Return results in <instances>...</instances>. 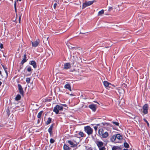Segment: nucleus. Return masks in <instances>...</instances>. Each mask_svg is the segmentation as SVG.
I'll return each mask as SVG.
<instances>
[{
    "instance_id": "3c124183",
    "label": "nucleus",
    "mask_w": 150,
    "mask_h": 150,
    "mask_svg": "<svg viewBox=\"0 0 150 150\" xmlns=\"http://www.w3.org/2000/svg\"><path fill=\"white\" fill-rule=\"evenodd\" d=\"M123 150H128V149H124Z\"/></svg>"
},
{
    "instance_id": "f8f14e48",
    "label": "nucleus",
    "mask_w": 150,
    "mask_h": 150,
    "mask_svg": "<svg viewBox=\"0 0 150 150\" xmlns=\"http://www.w3.org/2000/svg\"><path fill=\"white\" fill-rule=\"evenodd\" d=\"M109 125V123H101L100 124H96V125L97 126H99L100 125L101 126H104V127H105V126H108Z\"/></svg>"
},
{
    "instance_id": "f03ea898",
    "label": "nucleus",
    "mask_w": 150,
    "mask_h": 150,
    "mask_svg": "<svg viewBox=\"0 0 150 150\" xmlns=\"http://www.w3.org/2000/svg\"><path fill=\"white\" fill-rule=\"evenodd\" d=\"M95 143L99 148V150H105L106 149L103 146L104 143L101 141L100 140H96Z\"/></svg>"
},
{
    "instance_id": "9d476101",
    "label": "nucleus",
    "mask_w": 150,
    "mask_h": 150,
    "mask_svg": "<svg viewBox=\"0 0 150 150\" xmlns=\"http://www.w3.org/2000/svg\"><path fill=\"white\" fill-rule=\"evenodd\" d=\"M71 64L69 63H65L64 64V69H68L71 67Z\"/></svg>"
},
{
    "instance_id": "864d4df0",
    "label": "nucleus",
    "mask_w": 150,
    "mask_h": 150,
    "mask_svg": "<svg viewBox=\"0 0 150 150\" xmlns=\"http://www.w3.org/2000/svg\"><path fill=\"white\" fill-rule=\"evenodd\" d=\"M22 0H18V1H21Z\"/></svg>"
},
{
    "instance_id": "58836bf2",
    "label": "nucleus",
    "mask_w": 150,
    "mask_h": 150,
    "mask_svg": "<svg viewBox=\"0 0 150 150\" xmlns=\"http://www.w3.org/2000/svg\"><path fill=\"white\" fill-rule=\"evenodd\" d=\"M94 128L95 129V130L96 131L98 128V126H97L96 125V126H95L94 127Z\"/></svg>"
},
{
    "instance_id": "4c0bfd02",
    "label": "nucleus",
    "mask_w": 150,
    "mask_h": 150,
    "mask_svg": "<svg viewBox=\"0 0 150 150\" xmlns=\"http://www.w3.org/2000/svg\"><path fill=\"white\" fill-rule=\"evenodd\" d=\"M6 112H7L8 115H9L10 114L9 110L8 109H7L6 110Z\"/></svg>"
},
{
    "instance_id": "6ab92c4d",
    "label": "nucleus",
    "mask_w": 150,
    "mask_h": 150,
    "mask_svg": "<svg viewBox=\"0 0 150 150\" xmlns=\"http://www.w3.org/2000/svg\"><path fill=\"white\" fill-rule=\"evenodd\" d=\"M116 138L119 140H121L122 139V136L120 134H117L116 135Z\"/></svg>"
},
{
    "instance_id": "4468645a",
    "label": "nucleus",
    "mask_w": 150,
    "mask_h": 150,
    "mask_svg": "<svg viewBox=\"0 0 150 150\" xmlns=\"http://www.w3.org/2000/svg\"><path fill=\"white\" fill-rule=\"evenodd\" d=\"M64 87L65 88L68 89L70 91H71V86L70 85L69 83L66 84L64 86Z\"/></svg>"
},
{
    "instance_id": "c85d7f7f",
    "label": "nucleus",
    "mask_w": 150,
    "mask_h": 150,
    "mask_svg": "<svg viewBox=\"0 0 150 150\" xmlns=\"http://www.w3.org/2000/svg\"><path fill=\"white\" fill-rule=\"evenodd\" d=\"M79 134L81 137H83L84 136V133L82 132H79Z\"/></svg>"
},
{
    "instance_id": "20e7f679",
    "label": "nucleus",
    "mask_w": 150,
    "mask_h": 150,
    "mask_svg": "<svg viewBox=\"0 0 150 150\" xmlns=\"http://www.w3.org/2000/svg\"><path fill=\"white\" fill-rule=\"evenodd\" d=\"M63 109V107L62 106H60L59 105H57L54 107L53 109V111L55 112L56 114L59 113V110H62Z\"/></svg>"
},
{
    "instance_id": "ddd939ff",
    "label": "nucleus",
    "mask_w": 150,
    "mask_h": 150,
    "mask_svg": "<svg viewBox=\"0 0 150 150\" xmlns=\"http://www.w3.org/2000/svg\"><path fill=\"white\" fill-rule=\"evenodd\" d=\"M30 64L32 65L34 68H36L37 67V65L36 64V62L34 61H32L30 62Z\"/></svg>"
},
{
    "instance_id": "a211bd4d",
    "label": "nucleus",
    "mask_w": 150,
    "mask_h": 150,
    "mask_svg": "<svg viewBox=\"0 0 150 150\" xmlns=\"http://www.w3.org/2000/svg\"><path fill=\"white\" fill-rule=\"evenodd\" d=\"M103 84L105 87H107L109 85H111V84L109 83L107 81H104L103 82Z\"/></svg>"
},
{
    "instance_id": "b1692460",
    "label": "nucleus",
    "mask_w": 150,
    "mask_h": 150,
    "mask_svg": "<svg viewBox=\"0 0 150 150\" xmlns=\"http://www.w3.org/2000/svg\"><path fill=\"white\" fill-rule=\"evenodd\" d=\"M18 1V0H17V1ZM14 9H15V12H16H16H17L16 1H14Z\"/></svg>"
},
{
    "instance_id": "09e8293b",
    "label": "nucleus",
    "mask_w": 150,
    "mask_h": 150,
    "mask_svg": "<svg viewBox=\"0 0 150 150\" xmlns=\"http://www.w3.org/2000/svg\"><path fill=\"white\" fill-rule=\"evenodd\" d=\"M1 84H2V82H1L0 81V86H1Z\"/></svg>"
},
{
    "instance_id": "2eb2a0df",
    "label": "nucleus",
    "mask_w": 150,
    "mask_h": 150,
    "mask_svg": "<svg viewBox=\"0 0 150 150\" xmlns=\"http://www.w3.org/2000/svg\"><path fill=\"white\" fill-rule=\"evenodd\" d=\"M68 142L71 145V147H75L76 146H77L76 144H74V143L72 142L71 141H70V140L68 141Z\"/></svg>"
},
{
    "instance_id": "49530a36",
    "label": "nucleus",
    "mask_w": 150,
    "mask_h": 150,
    "mask_svg": "<svg viewBox=\"0 0 150 150\" xmlns=\"http://www.w3.org/2000/svg\"><path fill=\"white\" fill-rule=\"evenodd\" d=\"M62 105L65 107H66L67 106V105L66 104H63V105Z\"/></svg>"
},
{
    "instance_id": "9b49d317",
    "label": "nucleus",
    "mask_w": 150,
    "mask_h": 150,
    "mask_svg": "<svg viewBox=\"0 0 150 150\" xmlns=\"http://www.w3.org/2000/svg\"><path fill=\"white\" fill-rule=\"evenodd\" d=\"M18 87L19 93L23 95V91L21 85L20 84H18Z\"/></svg>"
},
{
    "instance_id": "39448f33",
    "label": "nucleus",
    "mask_w": 150,
    "mask_h": 150,
    "mask_svg": "<svg viewBox=\"0 0 150 150\" xmlns=\"http://www.w3.org/2000/svg\"><path fill=\"white\" fill-rule=\"evenodd\" d=\"M149 109V106L147 104L144 105L142 107L143 113L144 114L148 113Z\"/></svg>"
},
{
    "instance_id": "de8ad7c7",
    "label": "nucleus",
    "mask_w": 150,
    "mask_h": 150,
    "mask_svg": "<svg viewBox=\"0 0 150 150\" xmlns=\"http://www.w3.org/2000/svg\"><path fill=\"white\" fill-rule=\"evenodd\" d=\"M69 95H70V96H74V95L73 94H69Z\"/></svg>"
},
{
    "instance_id": "bb28decb",
    "label": "nucleus",
    "mask_w": 150,
    "mask_h": 150,
    "mask_svg": "<svg viewBox=\"0 0 150 150\" xmlns=\"http://www.w3.org/2000/svg\"><path fill=\"white\" fill-rule=\"evenodd\" d=\"M21 98V96L19 95H18L15 98V100H19Z\"/></svg>"
},
{
    "instance_id": "423d86ee",
    "label": "nucleus",
    "mask_w": 150,
    "mask_h": 150,
    "mask_svg": "<svg viewBox=\"0 0 150 150\" xmlns=\"http://www.w3.org/2000/svg\"><path fill=\"white\" fill-rule=\"evenodd\" d=\"M94 1H90L88 2H85V3H83L82 6V9H83L86 7L89 6L92 4Z\"/></svg>"
},
{
    "instance_id": "473e14b6",
    "label": "nucleus",
    "mask_w": 150,
    "mask_h": 150,
    "mask_svg": "<svg viewBox=\"0 0 150 150\" xmlns=\"http://www.w3.org/2000/svg\"><path fill=\"white\" fill-rule=\"evenodd\" d=\"M113 124L117 126H118L119 125V123L118 122H112Z\"/></svg>"
},
{
    "instance_id": "8fccbe9b",
    "label": "nucleus",
    "mask_w": 150,
    "mask_h": 150,
    "mask_svg": "<svg viewBox=\"0 0 150 150\" xmlns=\"http://www.w3.org/2000/svg\"><path fill=\"white\" fill-rule=\"evenodd\" d=\"M94 102H95V103H98V104H99V103H98L97 102H96V101H94Z\"/></svg>"
},
{
    "instance_id": "412c9836",
    "label": "nucleus",
    "mask_w": 150,
    "mask_h": 150,
    "mask_svg": "<svg viewBox=\"0 0 150 150\" xmlns=\"http://www.w3.org/2000/svg\"><path fill=\"white\" fill-rule=\"evenodd\" d=\"M64 150H70V148L66 144L64 145Z\"/></svg>"
},
{
    "instance_id": "72a5a7b5",
    "label": "nucleus",
    "mask_w": 150,
    "mask_h": 150,
    "mask_svg": "<svg viewBox=\"0 0 150 150\" xmlns=\"http://www.w3.org/2000/svg\"><path fill=\"white\" fill-rule=\"evenodd\" d=\"M144 121L146 122V123L147 124V126L148 127H149V122H148L145 119H144Z\"/></svg>"
},
{
    "instance_id": "c756f323",
    "label": "nucleus",
    "mask_w": 150,
    "mask_h": 150,
    "mask_svg": "<svg viewBox=\"0 0 150 150\" xmlns=\"http://www.w3.org/2000/svg\"><path fill=\"white\" fill-rule=\"evenodd\" d=\"M30 79L29 78H27L26 79V82L28 83H29L30 82Z\"/></svg>"
},
{
    "instance_id": "a19ab883",
    "label": "nucleus",
    "mask_w": 150,
    "mask_h": 150,
    "mask_svg": "<svg viewBox=\"0 0 150 150\" xmlns=\"http://www.w3.org/2000/svg\"><path fill=\"white\" fill-rule=\"evenodd\" d=\"M112 9V7H109V11H111Z\"/></svg>"
},
{
    "instance_id": "f3484780",
    "label": "nucleus",
    "mask_w": 150,
    "mask_h": 150,
    "mask_svg": "<svg viewBox=\"0 0 150 150\" xmlns=\"http://www.w3.org/2000/svg\"><path fill=\"white\" fill-rule=\"evenodd\" d=\"M53 125L52 124L51 125L50 127L49 128L48 130V132L50 133V134H51L52 133V129L53 128Z\"/></svg>"
},
{
    "instance_id": "5fc2aeb1",
    "label": "nucleus",
    "mask_w": 150,
    "mask_h": 150,
    "mask_svg": "<svg viewBox=\"0 0 150 150\" xmlns=\"http://www.w3.org/2000/svg\"><path fill=\"white\" fill-rule=\"evenodd\" d=\"M114 58H115V56H114Z\"/></svg>"
},
{
    "instance_id": "5701e85b",
    "label": "nucleus",
    "mask_w": 150,
    "mask_h": 150,
    "mask_svg": "<svg viewBox=\"0 0 150 150\" xmlns=\"http://www.w3.org/2000/svg\"><path fill=\"white\" fill-rule=\"evenodd\" d=\"M43 112V111H40L38 114L37 115V117L38 118H40L41 116L42 115V114Z\"/></svg>"
},
{
    "instance_id": "e433bc0d",
    "label": "nucleus",
    "mask_w": 150,
    "mask_h": 150,
    "mask_svg": "<svg viewBox=\"0 0 150 150\" xmlns=\"http://www.w3.org/2000/svg\"><path fill=\"white\" fill-rule=\"evenodd\" d=\"M21 15H20L19 16V23H21Z\"/></svg>"
},
{
    "instance_id": "c9c22d12",
    "label": "nucleus",
    "mask_w": 150,
    "mask_h": 150,
    "mask_svg": "<svg viewBox=\"0 0 150 150\" xmlns=\"http://www.w3.org/2000/svg\"><path fill=\"white\" fill-rule=\"evenodd\" d=\"M122 86L123 87H126V86H127V84L124 83H123L122 84Z\"/></svg>"
},
{
    "instance_id": "6e6552de",
    "label": "nucleus",
    "mask_w": 150,
    "mask_h": 150,
    "mask_svg": "<svg viewBox=\"0 0 150 150\" xmlns=\"http://www.w3.org/2000/svg\"><path fill=\"white\" fill-rule=\"evenodd\" d=\"M89 108L91 109L93 111H95L96 109V105L94 104H92L89 105L88 106Z\"/></svg>"
},
{
    "instance_id": "aec40b11",
    "label": "nucleus",
    "mask_w": 150,
    "mask_h": 150,
    "mask_svg": "<svg viewBox=\"0 0 150 150\" xmlns=\"http://www.w3.org/2000/svg\"><path fill=\"white\" fill-rule=\"evenodd\" d=\"M116 138V135L112 136L110 138L111 141L112 142H114Z\"/></svg>"
},
{
    "instance_id": "dca6fc26",
    "label": "nucleus",
    "mask_w": 150,
    "mask_h": 150,
    "mask_svg": "<svg viewBox=\"0 0 150 150\" xmlns=\"http://www.w3.org/2000/svg\"><path fill=\"white\" fill-rule=\"evenodd\" d=\"M23 59V60L21 62V63L22 64H23L25 62H26L27 60H26V54H25L24 55Z\"/></svg>"
},
{
    "instance_id": "f257e3e1",
    "label": "nucleus",
    "mask_w": 150,
    "mask_h": 150,
    "mask_svg": "<svg viewBox=\"0 0 150 150\" xmlns=\"http://www.w3.org/2000/svg\"><path fill=\"white\" fill-rule=\"evenodd\" d=\"M98 133L100 136L103 138H106L109 136L108 133L106 131L105 132L103 128H100L98 131Z\"/></svg>"
},
{
    "instance_id": "2f4dec72",
    "label": "nucleus",
    "mask_w": 150,
    "mask_h": 150,
    "mask_svg": "<svg viewBox=\"0 0 150 150\" xmlns=\"http://www.w3.org/2000/svg\"><path fill=\"white\" fill-rule=\"evenodd\" d=\"M48 38H49L48 37H46V36H45L44 37H43V41H44L45 40L47 41V40H48Z\"/></svg>"
},
{
    "instance_id": "7ed1b4c3",
    "label": "nucleus",
    "mask_w": 150,
    "mask_h": 150,
    "mask_svg": "<svg viewBox=\"0 0 150 150\" xmlns=\"http://www.w3.org/2000/svg\"><path fill=\"white\" fill-rule=\"evenodd\" d=\"M84 129L85 132L88 135L92 134L93 132V129L89 126H87L84 127Z\"/></svg>"
},
{
    "instance_id": "4be33fe9",
    "label": "nucleus",
    "mask_w": 150,
    "mask_h": 150,
    "mask_svg": "<svg viewBox=\"0 0 150 150\" xmlns=\"http://www.w3.org/2000/svg\"><path fill=\"white\" fill-rule=\"evenodd\" d=\"M120 149V148L117 146H113L112 148V150H118Z\"/></svg>"
},
{
    "instance_id": "79ce46f5",
    "label": "nucleus",
    "mask_w": 150,
    "mask_h": 150,
    "mask_svg": "<svg viewBox=\"0 0 150 150\" xmlns=\"http://www.w3.org/2000/svg\"><path fill=\"white\" fill-rule=\"evenodd\" d=\"M0 47L1 49H2L3 48V45L2 44H0Z\"/></svg>"
},
{
    "instance_id": "f704fd0d",
    "label": "nucleus",
    "mask_w": 150,
    "mask_h": 150,
    "mask_svg": "<svg viewBox=\"0 0 150 150\" xmlns=\"http://www.w3.org/2000/svg\"><path fill=\"white\" fill-rule=\"evenodd\" d=\"M50 142L51 143H53L54 142V140L52 139H51L50 140Z\"/></svg>"
},
{
    "instance_id": "37998d69",
    "label": "nucleus",
    "mask_w": 150,
    "mask_h": 150,
    "mask_svg": "<svg viewBox=\"0 0 150 150\" xmlns=\"http://www.w3.org/2000/svg\"><path fill=\"white\" fill-rule=\"evenodd\" d=\"M69 48L70 49H72V48H74V47H71V46H69Z\"/></svg>"
},
{
    "instance_id": "7c9ffc66",
    "label": "nucleus",
    "mask_w": 150,
    "mask_h": 150,
    "mask_svg": "<svg viewBox=\"0 0 150 150\" xmlns=\"http://www.w3.org/2000/svg\"><path fill=\"white\" fill-rule=\"evenodd\" d=\"M32 69H31V67H28L27 68V71L29 72L31 71Z\"/></svg>"
},
{
    "instance_id": "ea45409f",
    "label": "nucleus",
    "mask_w": 150,
    "mask_h": 150,
    "mask_svg": "<svg viewBox=\"0 0 150 150\" xmlns=\"http://www.w3.org/2000/svg\"><path fill=\"white\" fill-rule=\"evenodd\" d=\"M57 4L56 3H55L54 4L53 7H54V9H55L56 7L57 6Z\"/></svg>"
},
{
    "instance_id": "c03bdc74",
    "label": "nucleus",
    "mask_w": 150,
    "mask_h": 150,
    "mask_svg": "<svg viewBox=\"0 0 150 150\" xmlns=\"http://www.w3.org/2000/svg\"><path fill=\"white\" fill-rule=\"evenodd\" d=\"M5 72H6V75H8V72H7V70L6 69H5Z\"/></svg>"
},
{
    "instance_id": "cd10ccee",
    "label": "nucleus",
    "mask_w": 150,
    "mask_h": 150,
    "mask_svg": "<svg viewBox=\"0 0 150 150\" xmlns=\"http://www.w3.org/2000/svg\"><path fill=\"white\" fill-rule=\"evenodd\" d=\"M124 147L127 148H128L129 147V145L127 143H124Z\"/></svg>"
},
{
    "instance_id": "1a4fd4ad",
    "label": "nucleus",
    "mask_w": 150,
    "mask_h": 150,
    "mask_svg": "<svg viewBox=\"0 0 150 150\" xmlns=\"http://www.w3.org/2000/svg\"><path fill=\"white\" fill-rule=\"evenodd\" d=\"M117 90L120 96L123 95L124 94V90L122 88H120L117 89Z\"/></svg>"
},
{
    "instance_id": "603ef678",
    "label": "nucleus",
    "mask_w": 150,
    "mask_h": 150,
    "mask_svg": "<svg viewBox=\"0 0 150 150\" xmlns=\"http://www.w3.org/2000/svg\"><path fill=\"white\" fill-rule=\"evenodd\" d=\"M1 74V71H0V74Z\"/></svg>"
},
{
    "instance_id": "a878e982",
    "label": "nucleus",
    "mask_w": 150,
    "mask_h": 150,
    "mask_svg": "<svg viewBox=\"0 0 150 150\" xmlns=\"http://www.w3.org/2000/svg\"><path fill=\"white\" fill-rule=\"evenodd\" d=\"M51 121V119L50 118H49L48 120L46 122V124L47 125H48L50 124Z\"/></svg>"
},
{
    "instance_id": "a18cd8bd",
    "label": "nucleus",
    "mask_w": 150,
    "mask_h": 150,
    "mask_svg": "<svg viewBox=\"0 0 150 150\" xmlns=\"http://www.w3.org/2000/svg\"><path fill=\"white\" fill-rule=\"evenodd\" d=\"M2 67L4 70H5V69H6V70L7 68H6L4 66L2 65Z\"/></svg>"
},
{
    "instance_id": "393cba45",
    "label": "nucleus",
    "mask_w": 150,
    "mask_h": 150,
    "mask_svg": "<svg viewBox=\"0 0 150 150\" xmlns=\"http://www.w3.org/2000/svg\"><path fill=\"white\" fill-rule=\"evenodd\" d=\"M104 13V10H102L100 11H99L98 13V16H101L102 14Z\"/></svg>"
},
{
    "instance_id": "0eeeda50",
    "label": "nucleus",
    "mask_w": 150,
    "mask_h": 150,
    "mask_svg": "<svg viewBox=\"0 0 150 150\" xmlns=\"http://www.w3.org/2000/svg\"><path fill=\"white\" fill-rule=\"evenodd\" d=\"M40 42V41L39 39L33 42H32V45L33 47H37Z\"/></svg>"
}]
</instances>
